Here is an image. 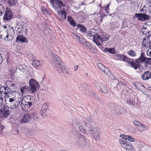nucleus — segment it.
I'll return each instance as SVG.
<instances>
[{"instance_id": "ddd939ff", "label": "nucleus", "mask_w": 151, "mask_h": 151, "mask_svg": "<svg viewBox=\"0 0 151 151\" xmlns=\"http://www.w3.org/2000/svg\"><path fill=\"white\" fill-rule=\"evenodd\" d=\"M27 105H28V110L29 111H31L33 108V101L34 100V98L33 96H30L29 95L27 96Z\"/></svg>"}, {"instance_id": "13d9d810", "label": "nucleus", "mask_w": 151, "mask_h": 151, "mask_svg": "<svg viewBox=\"0 0 151 151\" xmlns=\"http://www.w3.org/2000/svg\"><path fill=\"white\" fill-rule=\"evenodd\" d=\"M94 83L95 85L97 87H100L102 85V83L99 82L95 81Z\"/></svg>"}, {"instance_id": "f257e3e1", "label": "nucleus", "mask_w": 151, "mask_h": 151, "mask_svg": "<svg viewBox=\"0 0 151 151\" xmlns=\"http://www.w3.org/2000/svg\"><path fill=\"white\" fill-rule=\"evenodd\" d=\"M151 58H147L144 52H142L141 53L140 55L137 59L135 60V62H132V65L133 66V68L135 70L139 68L141 65L144 63L145 66L146 67L148 64H150V61Z\"/></svg>"}, {"instance_id": "2f4dec72", "label": "nucleus", "mask_w": 151, "mask_h": 151, "mask_svg": "<svg viewBox=\"0 0 151 151\" xmlns=\"http://www.w3.org/2000/svg\"><path fill=\"white\" fill-rule=\"evenodd\" d=\"M110 4V3H109L108 5L105 6V12L107 13V15H109V16H111L112 15H113L112 17H113L114 15V13H113L112 14L109 13V6Z\"/></svg>"}, {"instance_id": "e2e57ef3", "label": "nucleus", "mask_w": 151, "mask_h": 151, "mask_svg": "<svg viewBox=\"0 0 151 151\" xmlns=\"http://www.w3.org/2000/svg\"><path fill=\"white\" fill-rule=\"evenodd\" d=\"M74 35L76 37V38L78 39V40H80V39L82 37L81 35H76L75 33L74 34Z\"/></svg>"}, {"instance_id": "ea45409f", "label": "nucleus", "mask_w": 151, "mask_h": 151, "mask_svg": "<svg viewBox=\"0 0 151 151\" xmlns=\"http://www.w3.org/2000/svg\"><path fill=\"white\" fill-rule=\"evenodd\" d=\"M93 42H94L96 43L97 45L99 46H102L104 45V43H103V42H101V41H97L96 38L94 37L93 39Z\"/></svg>"}, {"instance_id": "b1692460", "label": "nucleus", "mask_w": 151, "mask_h": 151, "mask_svg": "<svg viewBox=\"0 0 151 151\" xmlns=\"http://www.w3.org/2000/svg\"><path fill=\"white\" fill-rule=\"evenodd\" d=\"M80 125V122L76 120L75 119L72 121V127L73 128L77 129Z\"/></svg>"}, {"instance_id": "7c9ffc66", "label": "nucleus", "mask_w": 151, "mask_h": 151, "mask_svg": "<svg viewBox=\"0 0 151 151\" xmlns=\"http://www.w3.org/2000/svg\"><path fill=\"white\" fill-rule=\"evenodd\" d=\"M133 85L137 90H139V88H140L141 87H145L143 84L139 82H134L133 83Z\"/></svg>"}, {"instance_id": "4be33fe9", "label": "nucleus", "mask_w": 151, "mask_h": 151, "mask_svg": "<svg viewBox=\"0 0 151 151\" xmlns=\"http://www.w3.org/2000/svg\"><path fill=\"white\" fill-rule=\"evenodd\" d=\"M20 106L22 110L23 111H29V110H28V105H27V101L22 100L21 102Z\"/></svg>"}, {"instance_id": "09e8293b", "label": "nucleus", "mask_w": 151, "mask_h": 151, "mask_svg": "<svg viewBox=\"0 0 151 151\" xmlns=\"http://www.w3.org/2000/svg\"><path fill=\"white\" fill-rule=\"evenodd\" d=\"M69 22L70 24L73 27H75L76 25V22L74 21L73 19L70 20Z\"/></svg>"}, {"instance_id": "4d7b16f0", "label": "nucleus", "mask_w": 151, "mask_h": 151, "mask_svg": "<svg viewBox=\"0 0 151 151\" xmlns=\"http://www.w3.org/2000/svg\"><path fill=\"white\" fill-rule=\"evenodd\" d=\"M147 55L151 57V50L150 49H148L146 52Z\"/></svg>"}, {"instance_id": "2eb2a0df", "label": "nucleus", "mask_w": 151, "mask_h": 151, "mask_svg": "<svg viewBox=\"0 0 151 151\" xmlns=\"http://www.w3.org/2000/svg\"><path fill=\"white\" fill-rule=\"evenodd\" d=\"M16 41L17 42H21L23 43L25 42L26 43L28 42V39L22 35H18L16 38Z\"/></svg>"}, {"instance_id": "473e14b6", "label": "nucleus", "mask_w": 151, "mask_h": 151, "mask_svg": "<svg viewBox=\"0 0 151 151\" xmlns=\"http://www.w3.org/2000/svg\"><path fill=\"white\" fill-rule=\"evenodd\" d=\"M33 66L35 67H37L42 64L40 60H35L32 61V64Z\"/></svg>"}, {"instance_id": "bf43d9fd", "label": "nucleus", "mask_w": 151, "mask_h": 151, "mask_svg": "<svg viewBox=\"0 0 151 151\" xmlns=\"http://www.w3.org/2000/svg\"><path fill=\"white\" fill-rule=\"evenodd\" d=\"M17 29V32L18 34H20L22 33V30L20 28H18Z\"/></svg>"}, {"instance_id": "423d86ee", "label": "nucleus", "mask_w": 151, "mask_h": 151, "mask_svg": "<svg viewBox=\"0 0 151 151\" xmlns=\"http://www.w3.org/2000/svg\"><path fill=\"white\" fill-rule=\"evenodd\" d=\"M29 84L31 88V92L35 93L38 89L40 86L38 83L34 79L32 78L29 81Z\"/></svg>"}, {"instance_id": "c756f323", "label": "nucleus", "mask_w": 151, "mask_h": 151, "mask_svg": "<svg viewBox=\"0 0 151 151\" xmlns=\"http://www.w3.org/2000/svg\"><path fill=\"white\" fill-rule=\"evenodd\" d=\"M104 52H108L109 53L112 54H114L116 53V52H115L116 51L114 48H105L104 49Z\"/></svg>"}, {"instance_id": "603ef678", "label": "nucleus", "mask_w": 151, "mask_h": 151, "mask_svg": "<svg viewBox=\"0 0 151 151\" xmlns=\"http://www.w3.org/2000/svg\"><path fill=\"white\" fill-rule=\"evenodd\" d=\"M133 123L134 124L137 126L139 127L142 124L139 121L136 120H134L133 121Z\"/></svg>"}, {"instance_id": "69168bd1", "label": "nucleus", "mask_w": 151, "mask_h": 151, "mask_svg": "<svg viewBox=\"0 0 151 151\" xmlns=\"http://www.w3.org/2000/svg\"><path fill=\"white\" fill-rule=\"evenodd\" d=\"M24 67H26V66L24 65H19L18 68V70H20L21 69H23V68H24Z\"/></svg>"}, {"instance_id": "1a4fd4ad", "label": "nucleus", "mask_w": 151, "mask_h": 151, "mask_svg": "<svg viewBox=\"0 0 151 151\" xmlns=\"http://www.w3.org/2000/svg\"><path fill=\"white\" fill-rule=\"evenodd\" d=\"M14 15L11 10L7 7L5 11L3 19L4 21H7L11 20L13 18Z\"/></svg>"}, {"instance_id": "a18cd8bd", "label": "nucleus", "mask_w": 151, "mask_h": 151, "mask_svg": "<svg viewBox=\"0 0 151 151\" xmlns=\"http://www.w3.org/2000/svg\"><path fill=\"white\" fill-rule=\"evenodd\" d=\"M101 90L103 93H107L108 92V90L107 88L105 86H104L101 88Z\"/></svg>"}, {"instance_id": "052dcab7", "label": "nucleus", "mask_w": 151, "mask_h": 151, "mask_svg": "<svg viewBox=\"0 0 151 151\" xmlns=\"http://www.w3.org/2000/svg\"><path fill=\"white\" fill-rule=\"evenodd\" d=\"M120 137L123 139H124L126 140H127V135H126L124 134H121L120 135Z\"/></svg>"}, {"instance_id": "680f3d73", "label": "nucleus", "mask_w": 151, "mask_h": 151, "mask_svg": "<svg viewBox=\"0 0 151 151\" xmlns=\"http://www.w3.org/2000/svg\"><path fill=\"white\" fill-rule=\"evenodd\" d=\"M64 1H66V3H68L72 4L74 3V1L73 0H64Z\"/></svg>"}, {"instance_id": "f8f14e48", "label": "nucleus", "mask_w": 151, "mask_h": 151, "mask_svg": "<svg viewBox=\"0 0 151 151\" xmlns=\"http://www.w3.org/2000/svg\"><path fill=\"white\" fill-rule=\"evenodd\" d=\"M32 115L30 113H25L22 117L20 121L21 123H27L30 122L32 119Z\"/></svg>"}, {"instance_id": "6e6552de", "label": "nucleus", "mask_w": 151, "mask_h": 151, "mask_svg": "<svg viewBox=\"0 0 151 151\" xmlns=\"http://www.w3.org/2000/svg\"><path fill=\"white\" fill-rule=\"evenodd\" d=\"M10 112L9 106L4 105L0 109V116L2 118L7 117L10 114Z\"/></svg>"}, {"instance_id": "a19ab883", "label": "nucleus", "mask_w": 151, "mask_h": 151, "mask_svg": "<svg viewBox=\"0 0 151 151\" xmlns=\"http://www.w3.org/2000/svg\"><path fill=\"white\" fill-rule=\"evenodd\" d=\"M80 44H81L85 46L86 45H88L87 44V42L85 40H84L83 37L79 40Z\"/></svg>"}, {"instance_id": "c9c22d12", "label": "nucleus", "mask_w": 151, "mask_h": 151, "mask_svg": "<svg viewBox=\"0 0 151 151\" xmlns=\"http://www.w3.org/2000/svg\"><path fill=\"white\" fill-rule=\"evenodd\" d=\"M127 54L130 56L134 57L136 56V53L133 50H130L127 52Z\"/></svg>"}, {"instance_id": "9b49d317", "label": "nucleus", "mask_w": 151, "mask_h": 151, "mask_svg": "<svg viewBox=\"0 0 151 151\" xmlns=\"http://www.w3.org/2000/svg\"><path fill=\"white\" fill-rule=\"evenodd\" d=\"M50 2L51 4H52V6L55 9H61L62 6H65V4L61 0H51Z\"/></svg>"}, {"instance_id": "aec40b11", "label": "nucleus", "mask_w": 151, "mask_h": 151, "mask_svg": "<svg viewBox=\"0 0 151 151\" xmlns=\"http://www.w3.org/2000/svg\"><path fill=\"white\" fill-rule=\"evenodd\" d=\"M76 26L77 29H78L81 33L85 34L86 32L87 29L83 25L79 24H77Z\"/></svg>"}, {"instance_id": "dca6fc26", "label": "nucleus", "mask_w": 151, "mask_h": 151, "mask_svg": "<svg viewBox=\"0 0 151 151\" xmlns=\"http://www.w3.org/2000/svg\"><path fill=\"white\" fill-rule=\"evenodd\" d=\"M105 14L101 12H99L97 13L96 17L95 20L96 22H101L102 21L103 18L107 16Z\"/></svg>"}, {"instance_id": "864d4df0", "label": "nucleus", "mask_w": 151, "mask_h": 151, "mask_svg": "<svg viewBox=\"0 0 151 151\" xmlns=\"http://www.w3.org/2000/svg\"><path fill=\"white\" fill-rule=\"evenodd\" d=\"M41 10L42 12L44 14H45L47 12V9L44 7H42Z\"/></svg>"}, {"instance_id": "f3484780", "label": "nucleus", "mask_w": 151, "mask_h": 151, "mask_svg": "<svg viewBox=\"0 0 151 151\" xmlns=\"http://www.w3.org/2000/svg\"><path fill=\"white\" fill-rule=\"evenodd\" d=\"M122 60L124 62H127L128 64H130V65H129L133 68V66L132 65V63L134 62L133 59L129 58L126 56L123 55L122 57Z\"/></svg>"}, {"instance_id": "8fccbe9b", "label": "nucleus", "mask_w": 151, "mask_h": 151, "mask_svg": "<svg viewBox=\"0 0 151 151\" xmlns=\"http://www.w3.org/2000/svg\"><path fill=\"white\" fill-rule=\"evenodd\" d=\"M5 128V127L4 126H3L1 124H0V134H2L3 133L2 131Z\"/></svg>"}, {"instance_id": "6ab92c4d", "label": "nucleus", "mask_w": 151, "mask_h": 151, "mask_svg": "<svg viewBox=\"0 0 151 151\" xmlns=\"http://www.w3.org/2000/svg\"><path fill=\"white\" fill-rule=\"evenodd\" d=\"M151 78V73L148 71L145 72L141 76V78L143 80H148Z\"/></svg>"}, {"instance_id": "39448f33", "label": "nucleus", "mask_w": 151, "mask_h": 151, "mask_svg": "<svg viewBox=\"0 0 151 151\" xmlns=\"http://www.w3.org/2000/svg\"><path fill=\"white\" fill-rule=\"evenodd\" d=\"M5 102L6 104L10 106L12 109L17 108L20 104L19 101H18L9 96L6 97Z\"/></svg>"}, {"instance_id": "cd10ccee", "label": "nucleus", "mask_w": 151, "mask_h": 151, "mask_svg": "<svg viewBox=\"0 0 151 151\" xmlns=\"http://www.w3.org/2000/svg\"><path fill=\"white\" fill-rule=\"evenodd\" d=\"M97 41H100L101 42H104L107 41L109 39V37H104L101 38L99 35H96V37H94Z\"/></svg>"}, {"instance_id": "0eeeda50", "label": "nucleus", "mask_w": 151, "mask_h": 151, "mask_svg": "<svg viewBox=\"0 0 151 151\" xmlns=\"http://www.w3.org/2000/svg\"><path fill=\"white\" fill-rule=\"evenodd\" d=\"M76 144L78 146L83 147L85 146L87 142L85 138L81 135H79L77 138Z\"/></svg>"}, {"instance_id": "393cba45", "label": "nucleus", "mask_w": 151, "mask_h": 151, "mask_svg": "<svg viewBox=\"0 0 151 151\" xmlns=\"http://www.w3.org/2000/svg\"><path fill=\"white\" fill-rule=\"evenodd\" d=\"M29 91L31 92V88L29 86H24L21 87L20 88V91L22 93L28 92Z\"/></svg>"}, {"instance_id": "5fc2aeb1", "label": "nucleus", "mask_w": 151, "mask_h": 151, "mask_svg": "<svg viewBox=\"0 0 151 151\" xmlns=\"http://www.w3.org/2000/svg\"><path fill=\"white\" fill-rule=\"evenodd\" d=\"M40 114L42 117H46L47 116L46 112H42L41 111H40Z\"/></svg>"}, {"instance_id": "412c9836", "label": "nucleus", "mask_w": 151, "mask_h": 151, "mask_svg": "<svg viewBox=\"0 0 151 151\" xmlns=\"http://www.w3.org/2000/svg\"><path fill=\"white\" fill-rule=\"evenodd\" d=\"M93 31H94V30L93 29H92L90 31L86 32V36L89 38L93 37V39L94 38V37H96V35H98L97 34H95V33L93 32Z\"/></svg>"}, {"instance_id": "de8ad7c7", "label": "nucleus", "mask_w": 151, "mask_h": 151, "mask_svg": "<svg viewBox=\"0 0 151 151\" xmlns=\"http://www.w3.org/2000/svg\"><path fill=\"white\" fill-rule=\"evenodd\" d=\"M2 88H3L4 89V90L5 91L4 92V94H5L7 95V93L9 92L10 91V89L8 87H5V86H4L3 87H2Z\"/></svg>"}, {"instance_id": "e433bc0d", "label": "nucleus", "mask_w": 151, "mask_h": 151, "mask_svg": "<svg viewBox=\"0 0 151 151\" xmlns=\"http://www.w3.org/2000/svg\"><path fill=\"white\" fill-rule=\"evenodd\" d=\"M101 70L107 75H109V73H110V72L109 70L107 68L105 67L104 66L103 67V68L101 69Z\"/></svg>"}, {"instance_id": "a878e982", "label": "nucleus", "mask_w": 151, "mask_h": 151, "mask_svg": "<svg viewBox=\"0 0 151 151\" xmlns=\"http://www.w3.org/2000/svg\"><path fill=\"white\" fill-rule=\"evenodd\" d=\"M86 124L85 122H83V124H81L80 126H79L78 127V128L77 129H79L80 131L82 133H83L84 134L86 133V129H85V127H84V126L86 125V126L87 125V124Z\"/></svg>"}, {"instance_id": "7ed1b4c3", "label": "nucleus", "mask_w": 151, "mask_h": 151, "mask_svg": "<svg viewBox=\"0 0 151 151\" xmlns=\"http://www.w3.org/2000/svg\"><path fill=\"white\" fill-rule=\"evenodd\" d=\"M140 13L135 14L134 18H137V20L141 22H145L149 20L150 16L146 14V10H144L143 8H142L140 10Z\"/></svg>"}, {"instance_id": "bb28decb", "label": "nucleus", "mask_w": 151, "mask_h": 151, "mask_svg": "<svg viewBox=\"0 0 151 151\" xmlns=\"http://www.w3.org/2000/svg\"><path fill=\"white\" fill-rule=\"evenodd\" d=\"M60 14H59V16L60 18V19L62 21L64 20L66 17L67 14L65 11L64 10L62 11L60 10L58 11V12H60Z\"/></svg>"}, {"instance_id": "c85d7f7f", "label": "nucleus", "mask_w": 151, "mask_h": 151, "mask_svg": "<svg viewBox=\"0 0 151 151\" xmlns=\"http://www.w3.org/2000/svg\"><path fill=\"white\" fill-rule=\"evenodd\" d=\"M31 114L32 115V119H33L35 121H37L39 120L40 116L37 111H35Z\"/></svg>"}, {"instance_id": "338daca9", "label": "nucleus", "mask_w": 151, "mask_h": 151, "mask_svg": "<svg viewBox=\"0 0 151 151\" xmlns=\"http://www.w3.org/2000/svg\"><path fill=\"white\" fill-rule=\"evenodd\" d=\"M122 26L124 27V28H125L127 26V24L124 21H122Z\"/></svg>"}, {"instance_id": "72a5a7b5", "label": "nucleus", "mask_w": 151, "mask_h": 151, "mask_svg": "<svg viewBox=\"0 0 151 151\" xmlns=\"http://www.w3.org/2000/svg\"><path fill=\"white\" fill-rule=\"evenodd\" d=\"M136 128L140 132H142L146 129L145 126L144 124L142 123L138 127H136Z\"/></svg>"}, {"instance_id": "774afa93", "label": "nucleus", "mask_w": 151, "mask_h": 151, "mask_svg": "<svg viewBox=\"0 0 151 151\" xmlns=\"http://www.w3.org/2000/svg\"><path fill=\"white\" fill-rule=\"evenodd\" d=\"M40 111L42 112H47V109L46 108H42Z\"/></svg>"}, {"instance_id": "c03bdc74", "label": "nucleus", "mask_w": 151, "mask_h": 151, "mask_svg": "<svg viewBox=\"0 0 151 151\" xmlns=\"http://www.w3.org/2000/svg\"><path fill=\"white\" fill-rule=\"evenodd\" d=\"M122 54H116L115 56L116 60H122Z\"/></svg>"}, {"instance_id": "4c0bfd02", "label": "nucleus", "mask_w": 151, "mask_h": 151, "mask_svg": "<svg viewBox=\"0 0 151 151\" xmlns=\"http://www.w3.org/2000/svg\"><path fill=\"white\" fill-rule=\"evenodd\" d=\"M135 102L132 99H129L127 101V104L129 105H132L134 106L135 105Z\"/></svg>"}, {"instance_id": "f03ea898", "label": "nucleus", "mask_w": 151, "mask_h": 151, "mask_svg": "<svg viewBox=\"0 0 151 151\" xmlns=\"http://www.w3.org/2000/svg\"><path fill=\"white\" fill-rule=\"evenodd\" d=\"M52 58L55 62V69L59 73L61 71L63 73L67 74L68 73L67 68L65 67V64L61 61L56 54H52Z\"/></svg>"}, {"instance_id": "a211bd4d", "label": "nucleus", "mask_w": 151, "mask_h": 151, "mask_svg": "<svg viewBox=\"0 0 151 151\" xmlns=\"http://www.w3.org/2000/svg\"><path fill=\"white\" fill-rule=\"evenodd\" d=\"M7 30H5L3 29H0V38L4 40H6L5 36L7 33ZM7 40L10 41V39H8Z\"/></svg>"}, {"instance_id": "58836bf2", "label": "nucleus", "mask_w": 151, "mask_h": 151, "mask_svg": "<svg viewBox=\"0 0 151 151\" xmlns=\"http://www.w3.org/2000/svg\"><path fill=\"white\" fill-rule=\"evenodd\" d=\"M119 108V113L124 114L127 111L123 107L120 106V107H118Z\"/></svg>"}, {"instance_id": "5701e85b", "label": "nucleus", "mask_w": 151, "mask_h": 151, "mask_svg": "<svg viewBox=\"0 0 151 151\" xmlns=\"http://www.w3.org/2000/svg\"><path fill=\"white\" fill-rule=\"evenodd\" d=\"M3 1L9 6L15 5L17 3V0H3Z\"/></svg>"}, {"instance_id": "0e129e2a", "label": "nucleus", "mask_w": 151, "mask_h": 151, "mask_svg": "<svg viewBox=\"0 0 151 151\" xmlns=\"http://www.w3.org/2000/svg\"><path fill=\"white\" fill-rule=\"evenodd\" d=\"M3 98L1 97L0 98V107L2 106L3 104Z\"/></svg>"}, {"instance_id": "f704fd0d", "label": "nucleus", "mask_w": 151, "mask_h": 151, "mask_svg": "<svg viewBox=\"0 0 151 151\" xmlns=\"http://www.w3.org/2000/svg\"><path fill=\"white\" fill-rule=\"evenodd\" d=\"M142 32L144 35H147V33L149 34L150 31L147 29V27H145V26H142Z\"/></svg>"}, {"instance_id": "3c124183", "label": "nucleus", "mask_w": 151, "mask_h": 151, "mask_svg": "<svg viewBox=\"0 0 151 151\" xmlns=\"http://www.w3.org/2000/svg\"><path fill=\"white\" fill-rule=\"evenodd\" d=\"M109 78L111 79H112L113 80H116V78L112 74H111V73H109V75H107Z\"/></svg>"}, {"instance_id": "9d476101", "label": "nucleus", "mask_w": 151, "mask_h": 151, "mask_svg": "<svg viewBox=\"0 0 151 151\" xmlns=\"http://www.w3.org/2000/svg\"><path fill=\"white\" fill-rule=\"evenodd\" d=\"M119 142L121 144L122 147L127 151H132L133 150H134L133 147L130 142L121 140L119 141Z\"/></svg>"}, {"instance_id": "79ce46f5", "label": "nucleus", "mask_w": 151, "mask_h": 151, "mask_svg": "<svg viewBox=\"0 0 151 151\" xmlns=\"http://www.w3.org/2000/svg\"><path fill=\"white\" fill-rule=\"evenodd\" d=\"M118 107H120V106L116 105L114 107V112L116 114H118L119 113V108Z\"/></svg>"}, {"instance_id": "49530a36", "label": "nucleus", "mask_w": 151, "mask_h": 151, "mask_svg": "<svg viewBox=\"0 0 151 151\" xmlns=\"http://www.w3.org/2000/svg\"><path fill=\"white\" fill-rule=\"evenodd\" d=\"M127 140H128L129 141L131 142H134L135 141V139L130 135H127Z\"/></svg>"}, {"instance_id": "6e6d98bb", "label": "nucleus", "mask_w": 151, "mask_h": 151, "mask_svg": "<svg viewBox=\"0 0 151 151\" xmlns=\"http://www.w3.org/2000/svg\"><path fill=\"white\" fill-rule=\"evenodd\" d=\"M97 66L98 68H99L100 70L101 69H102V68H103V67L104 66V65L101 63H98L97 64Z\"/></svg>"}, {"instance_id": "20e7f679", "label": "nucleus", "mask_w": 151, "mask_h": 151, "mask_svg": "<svg viewBox=\"0 0 151 151\" xmlns=\"http://www.w3.org/2000/svg\"><path fill=\"white\" fill-rule=\"evenodd\" d=\"M89 133L94 137V138L96 140H98L100 138L99 133V129L97 128H93L91 125L89 124H87Z\"/></svg>"}, {"instance_id": "4468645a", "label": "nucleus", "mask_w": 151, "mask_h": 151, "mask_svg": "<svg viewBox=\"0 0 151 151\" xmlns=\"http://www.w3.org/2000/svg\"><path fill=\"white\" fill-rule=\"evenodd\" d=\"M142 46L146 48L151 47V41L150 40V36L144 38L142 44Z\"/></svg>"}, {"instance_id": "37998d69", "label": "nucleus", "mask_w": 151, "mask_h": 151, "mask_svg": "<svg viewBox=\"0 0 151 151\" xmlns=\"http://www.w3.org/2000/svg\"><path fill=\"white\" fill-rule=\"evenodd\" d=\"M5 11L4 7L1 4H0V16L3 14L4 12H5Z\"/></svg>"}]
</instances>
